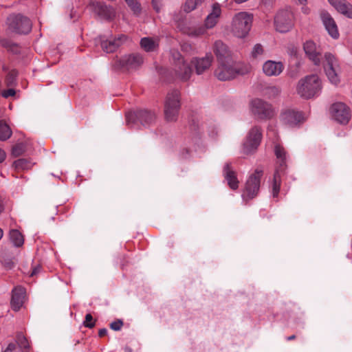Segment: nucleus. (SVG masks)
Here are the masks:
<instances>
[{
	"label": "nucleus",
	"mask_w": 352,
	"mask_h": 352,
	"mask_svg": "<svg viewBox=\"0 0 352 352\" xmlns=\"http://www.w3.org/2000/svg\"><path fill=\"white\" fill-rule=\"evenodd\" d=\"M170 58L176 77L184 82L188 80L192 73L190 65L177 50H173L170 51Z\"/></svg>",
	"instance_id": "nucleus-5"
},
{
	"label": "nucleus",
	"mask_w": 352,
	"mask_h": 352,
	"mask_svg": "<svg viewBox=\"0 0 352 352\" xmlns=\"http://www.w3.org/2000/svg\"><path fill=\"white\" fill-rule=\"evenodd\" d=\"M261 139V129L257 126L252 127L249 131L243 143V153L245 154H250L254 152L259 146Z\"/></svg>",
	"instance_id": "nucleus-13"
},
{
	"label": "nucleus",
	"mask_w": 352,
	"mask_h": 352,
	"mask_svg": "<svg viewBox=\"0 0 352 352\" xmlns=\"http://www.w3.org/2000/svg\"><path fill=\"white\" fill-rule=\"evenodd\" d=\"M122 326H123V322L121 320H117L114 322H112L110 324L111 329L114 331L120 330Z\"/></svg>",
	"instance_id": "nucleus-41"
},
{
	"label": "nucleus",
	"mask_w": 352,
	"mask_h": 352,
	"mask_svg": "<svg viewBox=\"0 0 352 352\" xmlns=\"http://www.w3.org/2000/svg\"><path fill=\"white\" fill-rule=\"evenodd\" d=\"M40 270H41V267L40 266L38 265V266L35 267L33 269L32 272H31L30 276H33L37 274L40 272Z\"/></svg>",
	"instance_id": "nucleus-45"
},
{
	"label": "nucleus",
	"mask_w": 352,
	"mask_h": 352,
	"mask_svg": "<svg viewBox=\"0 0 352 352\" xmlns=\"http://www.w3.org/2000/svg\"><path fill=\"white\" fill-rule=\"evenodd\" d=\"M250 107L252 113L258 120H270L275 115L272 106L259 98L252 100Z\"/></svg>",
	"instance_id": "nucleus-10"
},
{
	"label": "nucleus",
	"mask_w": 352,
	"mask_h": 352,
	"mask_svg": "<svg viewBox=\"0 0 352 352\" xmlns=\"http://www.w3.org/2000/svg\"><path fill=\"white\" fill-rule=\"evenodd\" d=\"M16 94V91L14 89L10 88L7 90H5L2 92L3 97L8 98L10 96H14Z\"/></svg>",
	"instance_id": "nucleus-42"
},
{
	"label": "nucleus",
	"mask_w": 352,
	"mask_h": 352,
	"mask_svg": "<svg viewBox=\"0 0 352 352\" xmlns=\"http://www.w3.org/2000/svg\"><path fill=\"white\" fill-rule=\"evenodd\" d=\"M275 155L277 158V167L274 175V182L272 185V195L274 197L278 195L280 187V177L286 168L287 153L285 148L276 144L274 147Z\"/></svg>",
	"instance_id": "nucleus-4"
},
{
	"label": "nucleus",
	"mask_w": 352,
	"mask_h": 352,
	"mask_svg": "<svg viewBox=\"0 0 352 352\" xmlns=\"http://www.w3.org/2000/svg\"><path fill=\"white\" fill-rule=\"evenodd\" d=\"M13 266V263H7V267L9 268V269H11Z\"/></svg>",
	"instance_id": "nucleus-51"
},
{
	"label": "nucleus",
	"mask_w": 352,
	"mask_h": 352,
	"mask_svg": "<svg viewBox=\"0 0 352 352\" xmlns=\"http://www.w3.org/2000/svg\"><path fill=\"white\" fill-rule=\"evenodd\" d=\"M3 234V230H2V229L0 228V239L2 238Z\"/></svg>",
	"instance_id": "nucleus-52"
},
{
	"label": "nucleus",
	"mask_w": 352,
	"mask_h": 352,
	"mask_svg": "<svg viewBox=\"0 0 352 352\" xmlns=\"http://www.w3.org/2000/svg\"><path fill=\"white\" fill-rule=\"evenodd\" d=\"M221 12V10L219 5L217 3L214 4L211 13L208 15L205 21V25L207 28H212L217 24Z\"/></svg>",
	"instance_id": "nucleus-27"
},
{
	"label": "nucleus",
	"mask_w": 352,
	"mask_h": 352,
	"mask_svg": "<svg viewBox=\"0 0 352 352\" xmlns=\"http://www.w3.org/2000/svg\"><path fill=\"white\" fill-rule=\"evenodd\" d=\"M107 333V330L106 329H101L98 331V336L100 337H103V336H106Z\"/></svg>",
	"instance_id": "nucleus-47"
},
{
	"label": "nucleus",
	"mask_w": 352,
	"mask_h": 352,
	"mask_svg": "<svg viewBox=\"0 0 352 352\" xmlns=\"http://www.w3.org/2000/svg\"><path fill=\"white\" fill-rule=\"evenodd\" d=\"M249 72L247 66L241 67L233 64L231 60L219 62V65L215 70V76L220 80H229L234 78L237 74L243 75Z\"/></svg>",
	"instance_id": "nucleus-3"
},
{
	"label": "nucleus",
	"mask_w": 352,
	"mask_h": 352,
	"mask_svg": "<svg viewBox=\"0 0 352 352\" xmlns=\"http://www.w3.org/2000/svg\"><path fill=\"white\" fill-rule=\"evenodd\" d=\"M321 82L317 75H308L301 78L296 86L297 94L302 98L309 99L320 92Z\"/></svg>",
	"instance_id": "nucleus-1"
},
{
	"label": "nucleus",
	"mask_w": 352,
	"mask_h": 352,
	"mask_svg": "<svg viewBox=\"0 0 352 352\" xmlns=\"http://www.w3.org/2000/svg\"><path fill=\"white\" fill-rule=\"evenodd\" d=\"M179 96L178 90H172L167 94L164 104V115L168 122H175L177 119L180 109Z\"/></svg>",
	"instance_id": "nucleus-7"
},
{
	"label": "nucleus",
	"mask_w": 352,
	"mask_h": 352,
	"mask_svg": "<svg viewBox=\"0 0 352 352\" xmlns=\"http://www.w3.org/2000/svg\"><path fill=\"white\" fill-rule=\"evenodd\" d=\"M204 0H186L183 6V10L184 12L188 13L195 10L198 6H199Z\"/></svg>",
	"instance_id": "nucleus-32"
},
{
	"label": "nucleus",
	"mask_w": 352,
	"mask_h": 352,
	"mask_svg": "<svg viewBox=\"0 0 352 352\" xmlns=\"http://www.w3.org/2000/svg\"><path fill=\"white\" fill-rule=\"evenodd\" d=\"M140 45L146 52H153L157 49L159 44L157 39L144 37L141 39Z\"/></svg>",
	"instance_id": "nucleus-28"
},
{
	"label": "nucleus",
	"mask_w": 352,
	"mask_h": 352,
	"mask_svg": "<svg viewBox=\"0 0 352 352\" xmlns=\"http://www.w3.org/2000/svg\"><path fill=\"white\" fill-rule=\"evenodd\" d=\"M252 16L247 12L236 14L232 20V32L238 38L245 37L250 30Z\"/></svg>",
	"instance_id": "nucleus-6"
},
{
	"label": "nucleus",
	"mask_w": 352,
	"mask_h": 352,
	"mask_svg": "<svg viewBox=\"0 0 352 352\" xmlns=\"http://www.w3.org/2000/svg\"><path fill=\"white\" fill-rule=\"evenodd\" d=\"M126 37L123 35L110 39L104 40L100 38V46L106 53L115 52L125 41Z\"/></svg>",
	"instance_id": "nucleus-22"
},
{
	"label": "nucleus",
	"mask_w": 352,
	"mask_h": 352,
	"mask_svg": "<svg viewBox=\"0 0 352 352\" xmlns=\"http://www.w3.org/2000/svg\"><path fill=\"white\" fill-rule=\"evenodd\" d=\"M302 12L306 14L309 13V9L307 7L303 6L302 8Z\"/></svg>",
	"instance_id": "nucleus-49"
},
{
	"label": "nucleus",
	"mask_w": 352,
	"mask_h": 352,
	"mask_svg": "<svg viewBox=\"0 0 352 352\" xmlns=\"http://www.w3.org/2000/svg\"><path fill=\"white\" fill-rule=\"evenodd\" d=\"M296 338V336L295 335H292V336H290L289 337L287 338V340L288 341H290V340H293Z\"/></svg>",
	"instance_id": "nucleus-50"
},
{
	"label": "nucleus",
	"mask_w": 352,
	"mask_h": 352,
	"mask_svg": "<svg viewBox=\"0 0 352 352\" xmlns=\"http://www.w3.org/2000/svg\"><path fill=\"white\" fill-rule=\"evenodd\" d=\"M263 175V169L257 168L248 177L241 194L243 200L246 203L258 196Z\"/></svg>",
	"instance_id": "nucleus-2"
},
{
	"label": "nucleus",
	"mask_w": 352,
	"mask_h": 352,
	"mask_svg": "<svg viewBox=\"0 0 352 352\" xmlns=\"http://www.w3.org/2000/svg\"><path fill=\"white\" fill-rule=\"evenodd\" d=\"M284 69L281 62L267 60L263 65V72L267 76H278Z\"/></svg>",
	"instance_id": "nucleus-20"
},
{
	"label": "nucleus",
	"mask_w": 352,
	"mask_h": 352,
	"mask_svg": "<svg viewBox=\"0 0 352 352\" xmlns=\"http://www.w3.org/2000/svg\"><path fill=\"white\" fill-rule=\"evenodd\" d=\"M13 166L16 169H29L32 166V163L27 159L21 158L14 162Z\"/></svg>",
	"instance_id": "nucleus-33"
},
{
	"label": "nucleus",
	"mask_w": 352,
	"mask_h": 352,
	"mask_svg": "<svg viewBox=\"0 0 352 352\" xmlns=\"http://www.w3.org/2000/svg\"><path fill=\"white\" fill-rule=\"evenodd\" d=\"M6 23L10 30L18 34H28L32 29L30 20L21 14L10 15Z\"/></svg>",
	"instance_id": "nucleus-11"
},
{
	"label": "nucleus",
	"mask_w": 352,
	"mask_h": 352,
	"mask_svg": "<svg viewBox=\"0 0 352 352\" xmlns=\"http://www.w3.org/2000/svg\"><path fill=\"white\" fill-rule=\"evenodd\" d=\"M281 120L287 126L293 127L302 122L304 118L300 112L288 109L281 114Z\"/></svg>",
	"instance_id": "nucleus-18"
},
{
	"label": "nucleus",
	"mask_w": 352,
	"mask_h": 352,
	"mask_svg": "<svg viewBox=\"0 0 352 352\" xmlns=\"http://www.w3.org/2000/svg\"><path fill=\"white\" fill-rule=\"evenodd\" d=\"M18 72L12 69L10 71L5 79V83L8 87H14L16 85Z\"/></svg>",
	"instance_id": "nucleus-34"
},
{
	"label": "nucleus",
	"mask_w": 352,
	"mask_h": 352,
	"mask_svg": "<svg viewBox=\"0 0 352 352\" xmlns=\"http://www.w3.org/2000/svg\"><path fill=\"white\" fill-rule=\"evenodd\" d=\"M143 63V58L139 54H131L116 56L112 63V66L116 69H135Z\"/></svg>",
	"instance_id": "nucleus-9"
},
{
	"label": "nucleus",
	"mask_w": 352,
	"mask_h": 352,
	"mask_svg": "<svg viewBox=\"0 0 352 352\" xmlns=\"http://www.w3.org/2000/svg\"><path fill=\"white\" fill-rule=\"evenodd\" d=\"M214 52L219 62L230 59V52L228 46L221 41H217L214 45Z\"/></svg>",
	"instance_id": "nucleus-25"
},
{
	"label": "nucleus",
	"mask_w": 352,
	"mask_h": 352,
	"mask_svg": "<svg viewBox=\"0 0 352 352\" xmlns=\"http://www.w3.org/2000/svg\"><path fill=\"white\" fill-rule=\"evenodd\" d=\"M16 340L22 352H29V342L22 333H17Z\"/></svg>",
	"instance_id": "nucleus-30"
},
{
	"label": "nucleus",
	"mask_w": 352,
	"mask_h": 352,
	"mask_svg": "<svg viewBox=\"0 0 352 352\" xmlns=\"http://www.w3.org/2000/svg\"><path fill=\"white\" fill-rule=\"evenodd\" d=\"M329 111L331 118L340 124H346L351 119L350 109L342 102L333 104Z\"/></svg>",
	"instance_id": "nucleus-15"
},
{
	"label": "nucleus",
	"mask_w": 352,
	"mask_h": 352,
	"mask_svg": "<svg viewBox=\"0 0 352 352\" xmlns=\"http://www.w3.org/2000/svg\"><path fill=\"white\" fill-rule=\"evenodd\" d=\"M6 158V153L0 148V163H1Z\"/></svg>",
	"instance_id": "nucleus-48"
},
{
	"label": "nucleus",
	"mask_w": 352,
	"mask_h": 352,
	"mask_svg": "<svg viewBox=\"0 0 352 352\" xmlns=\"http://www.w3.org/2000/svg\"><path fill=\"white\" fill-rule=\"evenodd\" d=\"M280 93V90L279 88L275 86L267 87L265 91V95L268 98H274L278 96Z\"/></svg>",
	"instance_id": "nucleus-35"
},
{
	"label": "nucleus",
	"mask_w": 352,
	"mask_h": 352,
	"mask_svg": "<svg viewBox=\"0 0 352 352\" xmlns=\"http://www.w3.org/2000/svg\"><path fill=\"white\" fill-rule=\"evenodd\" d=\"M25 151V145L23 143H19L13 146L12 153L14 156L18 157L22 155Z\"/></svg>",
	"instance_id": "nucleus-38"
},
{
	"label": "nucleus",
	"mask_w": 352,
	"mask_h": 352,
	"mask_svg": "<svg viewBox=\"0 0 352 352\" xmlns=\"http://www.w3.org/2000/svg\"><path fill=\"white\" fill-rule=\"evenodd\" d=\"M126 117L128 124H135L139 121L144 126L151 125L155 120V113L148 110L129 112Z\"/></svg>",
	"instance_id": "nucleus-14"
},
{
	"label": "nucleus",
	"mask_w": 352,
	"mask_h": 352,
	"mask_svg": "<svg viewBox=\"0 0 352 352\" xmlns=\"http://www.w3.org/2000/svg\"><path fill=\"white\" fill-rule=\"evenodd\" d=\"M274 24L276 31L286 33L294 25V14L290 8L281 9L274 16Z\"/></svg>",
	"instance_id": "nucleus-8"
},
{
	"label": "nucleus",
	"mask_w": 352,
	"mask_h": 352,
	"mask_svg": "<svg viewBox=\"0 0 352 352\" xmlns=\"http://www.w3.org/2000/svg\"><path fill=\"white\" fill-rule=\"evenodd\" d=\"M125 1L134 14H138L140 13L141 6L138 0H125Z\"/></svg>",
	"instance_id": "nucleus-36"
},
{
	"label": "nucleus",
	"mask_w": 352,
	"mask_h": 352,
	"mask_svg": "<svg viewBox=\"0 0 352 352\" xmlns=\"http://www.w3.org/2000/svg\"><path fill=\"white\" fill-rule=\"evenodd\" d=\"M305 54L309 59L316 65H319L321 62V52L316 43L311 41H306L303 45Z\"/></svg>",
	"instance_id": "nucleus-17"
},
{
	"label": "nucleus",
	"mask_w": 352,
	"mask_h": 352,
	"mask_svg": "<svg viewBox=\"0 0 352 352\" xmlns=\"http://www.w3.org/2000/svg\"><path fill=\"white\" fill-rule=\"evenodd\" d=\"M329 3L340 14L352 19V5L346 0H328Z\"/></svg>",
	"instance_id": "nucleus-24"
},
{
	"label": "nucleus",
	"mask_w": 352,
	"mask_h": 352,
	"mask_svg": "<svg viewBox=\"0 0 352 352\" xmlns=\"http://www.w3.org/2000/svg\"><path fill=\"white\" fill-rule=\"evenodd\" d=\"M25 295V290L22 287H16L12 292L11 306L18 311L23 305Z\"/></svg>",
	"instance_id": "nucleus-23"
},
{
	"label": "nucleus",
	"mask_w": 352,
	"mask_h": 352,
	"mask_svg": "<svg viewBox=\"0 0 352 352\" xmlns=\"http://www.w3.org/2000/svg\"><path fill=\"white\" fill-rule=\"evenodd\" d=\"M3 70L6 71L7 70V67L6 66H3Z\"/></svg>",
	"instance_id": "nucleus-53"
},
{
	"label": "nucleus",
	"mask_w": 352,
	"mask_h": 352,
	"mask_svg": "<svg viewBox=\"0 0 352 352\" xmlns=\"http://www.w3.org/2000/svg\"><path fill=\"white\" fill-rule=\"evenodd\" d=\"M153 8L158 12L160 10V0H152Z\"/></svg>",
	"instance_id": "nucleus-43"
},
{
	"label": "nucleus",
	"mask_w": 352,
	"mask_h": 352,
	"mask_svg": "<svg viewBox=\"0 0 352 352\" xmlns=\"http://www.w3.org/2000/svg\"><path fill=\"white\" fill-rule=\"evenodd\" d=\"M15 348H16L15 344L13 343H10L8 344L7 348L3 352H13L14 350L15 349Z\"/></svg>",
	"instance_id": "nucleus-44"
},
{
	"label": "nucleus",
	"mask_w": 352,
	"mask_h": 352,
	"mask_svg": "<svg viewBox=\"0 0 352 352\" xmlns=\"http://www.w3.org/2000/svg\"><path fill=\"white\" fill-rule=\"evenodd\" d=\"M223 175L231 189L236 190L238 188L239 182L236 177V173L231 168L230 163L225 164L223 167Z\"/></svg>",
	"instance_id": "nucleus-26"
},
{
	"label": "nucleus",
	"mask_w": 352,
	"mask_h": 352,
	"mask_svg": "<svg viewBox=\"0 0 352 352\" xmlns=\"http://www.w3.org/2000/svg\"><path fill=\"white\" fill-rule=\"evenodd\" d=\"M0 43L1 45V46L7 48L8 50H10L14 52H17L16 45L10 41L6 39V38H2L0 40Z\"/></svg>",
	"instance_id": "nucleus-37"
},
{
	"label": "nucleus",
	"mask_w": 352,
	"mask_h": 352,
	"mask_svg": "<svg viewBox=\"0 0 352 352\" xmlns=\"http://www.w3.org/2000/svg\"><path fill=\"white\" fill-rule=\"evenodd\" d=\"M10 239L12 243L16 247L21 246L24 243L23 235L17 230H12L10 232Z\"/></svg>",
	"instance_id": "nucleus-29"
},
{
	"label": "nucleus",
	"mask_w": 352,
	"mask_h": 352,
	"mask_svg": "<svg viewBox=\"0 0 352 352\" xmlns=\"http://www.w3.org/2000/svg\"><path fill=\"white\" fill-rule=\"evenodd\" d=\"M264 52V49L262 45L257 43L256 44L252 50L251 54L253 58H257L262 55Z\"/></svg>",
	"instance_id": "nucleus-39"
},
{
	"label": "nucleus",
	"mask_w": 352,
	"mask_h": 352,
	"mask_svg": "<svg viewBox=\"0 0 352 352\" xmlns=\"http://www.w3.org/2000/svg\"><path fill=\"white\" fill-rule=\"evenodd\" d=\"M91 6L94 12L100 19L111 21L116 16V10L111 6L101 2H94Z\"/></svg>",
	"instance_id": "nucleus-16"
},
{
	"label": "nucleus",
	"mask_w": 352,
	"mask_h": 352,
	"mask_svg": "<svg viewBox=\"0 0 352 352\" xmlns=\"http://www.w3.org/2000/svg\"><path fill=\"white\" fill-rule=\"evenodd\" d=\"M204 32H205V30L204 28H199V30H195V32L193 33V34L195 36H199V35H201V34H204Z\"/></svg>",
	"instance_id": "nucleus-46"
},
{
	"label": "nucleus",
	"mask_w": 352,
	"mask_h": 352,
	"mask_svg": "<svg viewBox=\"0 0 352 352\" xmlns=\"http://www.w3.org/2000/svg\"><path fill=\"white\" fill-rule=\"evenodd\" d=\"M12 131L10 126L3 121H0V140L5 141L10 138Z\"/></svg>",
	"instance_id": "nucleus-31"
},
{
	"label": "nucleus",
	"mask_w": 352,
	"mask_h": 352,
	"mask_svg": "<svg viewBox=\"0 0 352 352\" xmlns=\"http://www.w3.org/2000/svg\"><path fill=\"white\" fill-rule=\"evenodd\" d=\"M212 62V56L211 54H206L203 58H194L191 60L190 63L195 67V72L198 75L203 74L208 69Z\"/></svg>",
	"instance_id": "nucleus-19"
},
{
	"label": "nucleus",
	"mask_w": 352,
	"mask_h": 352,
	"mask_svg": "<svg viewBox=\"0 0 352 352\" xmlns=\"http://www.w3.org/2000/svg\"><path fill=\"white\" fill-rule=\"evenodd\" d=\"M324 67L329 81L333 85H338L340 82V67L338 59L333 54L331 53L324 54Z\"/></svg>",
	"instance_id": "nucleus-12"
},
{
	"label": "nucleus",
	"mask_w": 352,
	"mask_h": 352,
	"mask_svg": "<svg viewBox=\"0 0 352 352\" xmlns=\"http://www.w3.org/2000/svg\"><path fill=\"white\" fill-rule=\"evenodd\" d=\"M321 19L329 34L334 39L338 38L340 34L338 26L331 16L327 12H323L321 14Z\"/></svg>",
	"instance_id": "nucleus-21"
},
{
	"label": "nucleus",
	"mask_w": 352,
	"mask_h": 352,
	"mask_svg": "<svg viewBox=\"0 0 352 352\" xmlns=\"http://www.w3.org/2000/svg\"><path fill=\"white\" fill-rule=\"evenodd\" d=\"M84 325L88 328H92L95 325V322H93V317L90 314H87L85 316V320L84 321Z\"/></svg>",
	"instance_id": "nucleus-40"
}]
</instances>
